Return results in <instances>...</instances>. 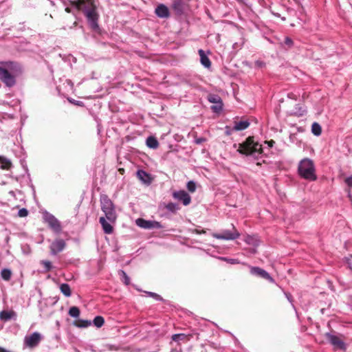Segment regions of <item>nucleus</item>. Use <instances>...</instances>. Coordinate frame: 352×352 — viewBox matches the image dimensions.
Listing matches in <instances>:
<instances>
[{"label":"nucleus","mask_w":352,"mask_h":352,"mask_svg":"<svg viewBox=\"0 0 352 352\" xmlns=\"http://www.w3.org/2000/svg\"><path fill=\"white\" fill-rule=\"evenodd\" d=\"M138 177L144 183H149V175L143 170H139L137 172Z\"/></svg>","instance_id":"22"},{"label":"nucleus","mask_w":352,"mask_h":352,"mask_svg":"<svg viewBox=\"0 0 352 352\" xmlns=\"http://www.w3.org/2000/svg\"><path fill=\"white\" fill-rule=\"evenodd\" d=\"M311 132L314 135L319 136L322 133L321 126L318 122H314L311 125Z\"/></svg>","instance_id":"24"},{"label":"nucleus","mask_w":352,"mask_h":352,"mask_svg":"<svg viewBox=\"0 0 352 352\" xmlns=\"http://www.w3.org/2000/svg\"><path fill=\"white\" fill-rule=\"evenodd\" d=\"M119 274L122 276V281L124 282V283L126 285H129L130 283V278L126 274V272L123 270H120L119 272Z\"/></svg>","instance_id":"30"},{"label":"nucleus","mask_w":352,"mask_h":352,"mask_svg":"<svg viewBox=\"0 0 352 352\" xmlns=\"http://www.w3.org/2000/svg\"><path fill=\"white\" fill-rule=\"evenodd\" d=\"M69 315L73 318H78L80 316V309L77 307H72L69 310Z\"/></svg>","instance_id":"29"},{"label":"nucleus","mask_w":352,"mask_h":352,"mask_svg":"<svg viewBox=\"0 0 352 352\" xmlns=\"http://www.w3.org/2000/svg\"><path fill=\"white\" fill-rule=\"evenodd\" d=\"M325 338H327V341L333 346L335 350H346V344L338 336L331 333H326Z\"/></svg>","instance_id":"7"},{"label":"nucleus","mask_w":352,"mask_h":352,"mask_svg":"<svg viewBox=\"0 0 352 352\" xmlns=\"http://www.w3.org/2000/svg\"><path fill=\"white\" fill-rule=\"evenodd\" d=\"M91 322L87 320H78L75 322V325L80 328H85L90 326Z\"/></svg>","instance_id":"26"},{"label":"nucleus","mask_w":352,"mask_h":352,"mask_svg":"<svg viewBox=\"0 0 352 352\" xmlns=\"http://www.w3.org/2000/svg\"><path fill=\"white\" fill-rule=\"evenodd\" d=\"M250 126V122L248 120L235 121L234 125L232 128L233 131H243L246 129Z\"/></svg>","instance_id":"17"},{"label":"nucleus","mask_w":352,"mask_h":352,"mask_svg":"<svg viewBox=\"0 0 352 352\" xmlns=\"http://www.w3.org/2000/svg\"><path fill=\"white\" fill-rule=\"evenodd\" d=\"M72 5L78 10H82L87 19L88 23L92 29L98 28V14L94 0H74Z\"/></svg>","instance_id":"1"},{"label":"nucleus","mask_w":352,"mask_h":352,"mask_svg":"<svg viewBox=\"0 0 352 352\" xmlns=\"http://www.w3.org/2000/svg\"><path fill=\"white\" fill-rule=\"evenodd\" d=\"M65 11L68 13H69L71 12V9L69 8H65Z\"/></svg>","instance_id":"43"},{"label":"nucleus","mask_w":352,"mask_h":352,"mask_svg":"<svg viewBox=\"0 0 352 352\" xmlns=\"http://www.w3.org/2000/svg\"><path fill=\"white\" fill-rule=\"evenodd\" d=\"M187 189L190 192H194L196 190V184L193 181H190L187 183Z\"/></svg>","instance_id":"33"},{"label":"nucleus","mask_w":352,"mask_h":352,"mask_svg":"<svg viewBox=\"0 0 352 352\" xmlns=\"http://www.w3.org/2000/svg\"><path fill=\"white\" fill-rule=\"evenodd\" d=\"M16 63L14 62H0V80L9 87H13L16 83L15 78L7 69H14Z\"/></svg>","instance_id":"4"},{"label":"nucleus","mask_w":352,"mask_h":352,"mask_svg":"<svg viewBox=\"0 0 352 352\" xmlns=\"http://www.w3.org/2000/svg\"><path fill=\"white\" fill-rule=\"evenodd\" d=\"M199 54L200 56L201 63L206 67L210 68L211 66V61L209 58L206 55L203 50H199Z\"/></svg>","instance_id":"18"},{"label":"nucleus","mask_w":352,"mask_h":352,"mask_svg":"<svg viewBox=\"0 0 352 352\" xmlns=\"http://www.w3.org/2000/svg\"><path fill=\"white\" fill-rule=\"evenodd\" d=\"M155 12L160 18H168L170 15L168 8L164 4L159 5L155 8Z\"/></svg>","instance_id":"15"},{"label":"nucleus","mask_w":352,"mask_h":352,"mask_svg":"<svg viewBox=\"0 0 352 352\" xmlns=\"http://www.w3.org/2000/svg\"><path fill=\"white\" fill-rule=\"evenodd\" d=\"M100 202L101 210L104 213L107 219L111 223L115 222L117 218V215L115 206L112 201L107 195L102 194L100 196Z\"/></svg>","instance_id":"5"},{"label":"nucleus","mask_w":352,"mask_h":352,"mask_svg":"<svg viewBox=\"0 0 352 352\" xmlns=\"http://www.w3.org/2000/svg\"><path fill=\"white\" fill-rule=\"evenodd\" d=\"M146 294L153 298H155L156 300L162 301L163 300V298L157 294L151 292H146Z\"/></svg>","instance_id":"34"},{"label":"nucleus","mask_w":352,"mask_h":352,"mask_svg":"<svg viewBox=\"0 0 352 352\" xmlns=\"http://www.w3.org/2000/svg\"><path fill=\"white\" fill-rule=\"evenodd\" d=\"M41 263L44 265L45 272H50L52 269V263L49 261H41Z\"/></svg>","instance_id":"32"},{"label":"nucleus","mask_w":352,"mask_h":352,"mask_svg":"<svg viewBox=\"0 0 352 352\" xmlns=\"http://www.w3.org/2000/svg\"><path fill=\"white\" fill-rule=\"evenodd\" d=\"M28 214V210L26 208H21L18 212V216L20 217H27Z\"/></svg>","instance_id":"36"},{"label":"nucleus","mask_w":352,"mask_h":352,"mask_svg":"<svg viewBox=\"0 0 352 352\" xmlns=\"http://www.w3.org/2000/svg\"><path fill=\"white\" fill-rule=\"evenodd\" d=\"M43 219L55 233L59 234L61 232L62 228L60 223L53 214L45 211L43 213Z\"/></svg>","instance_id":"6"},{"label":"nucleus","mask_w":352,"mask_h":352,"mask_svg":"<svg viewBox=\"0 0 352 352\" xmlns=\"http://www.w3.org/2000/svg\"><path fill=\"white\" fill-rule=\"evenodd\" d=\"M93 323L96 327L100 328L104 324V319L103 317L98 316L94 319Z\"/></svg>","instance_id":"27"},{"label":"nucleus","mask_w":352,"mask_h":352,"mask_svg":"<svg viewBox=\"0 0 352 352\" xmlns=\"http://www.w3.org/2000/svg\"><path fill=\"white\" fill-rule=\"evenodd\" d=\"M228 129V127L227 126V127H226V129ZM226 133H227L228 135H229V134H230V131H228V130H226Z\"/></svg>","instance_id":"44"},{"label":"nucleus","mask_w":352,"mask_h":352,"mask_svg":"<svg viewBox=\"0 0 352 352\" xmlns=\"http://www.w3.org/2000/svg\"><path fill=\"white\" fill-rule=\"evenodd\" d=\"M187 336L184 333H177L172 336V340L175 342H179V340H182L186 339Z\"/></svg>","instance_id":"31"},{"label":"nucleus","mask_w":352,"mask_h":352,"mask_svg":"<svg viewBox=\"0 0 352 352\" xmlns=\"http://www.w3.org/2000/svg\"><path fill=\"white\" fill-rule=\"evenodd\" d=\"M195 232L198 234L206 233V231L204 230H195Z\"/></svg>","instance_id":"41"},{"label":"nucleus","mask_w":352,"mask_h":352,"mask_svg":"<svg viewBox=\"0 0 352 352\" xmlns=\"http://www.w3.org/2000/svg\"><path fill=\"white\" fill-rule=\"evenodd\" d=\"M0 352H10L6 349H5L4 348H2L0 346Z\"/></svg>","instance_id":"42"},{"label":"nucleus","mask_w":352,"mask_h":352,"mask_svg":"<svg viewBox=\"0 0 352 352\" xmlns=\"http://www.w3.org/2000/svg\"><path fill=\"white\" fill-rule=\"evenodd\" d=\"M237 151L241 154L250 155L257 159L263 153V148L258 142H254L253 137H248L246 140L239 144Z\"/></svg>","instance_id":"2"},{"label":"nucleus","mask_w":352,"mask_h":352,"mask_svg":"<svg viewBox=\"0 0 352 352\" xmlns=\"http://www.w3.org/2000/svg\"><path fill=\"white\" fill-rule=\"evenodd\" d=\"M256 65L258 67H263V66L265 65V63H264L263 62H262V61L257 60V61L256 62Z\"/></svg>","instance_id":"39"},{"label":"nucleus","mask_w":352,"mask_h":352,"mask_svg":"<svg viewBox=\"0 0 352 352\" xmlns=\"http://www.w3.org/2000/svg\"><path fill=\"white\" fill-rule=\"evenodd\" d=\"M250 273L252 275L263 278L269 280L270 283H274V278L269 274L267 272L258 267H252L250 268Z\"/></svg>","instance_id":"13"},{"label":"nucleus","mask_w":352,"mask_h":352,"mask_svg":"<svg viewBox=\"0 0 352 352\" xmlns=\"http://www.w3.org/2000/svg\"><path fill=\"white\" fill-rule=\"evenodd\" d=\"M204 141H205V139H204V138H199V139H197V140H195V142H196L197 144H201Z\"/></svg>","instance_id":"40"},{"label":"nucleus","mask_w":352,"mask_h":352,"mask_svg":"<svg viewBox=\"0 0 352 352\" xmlns=\"http://www.w3.org/2000/svg\"><path fill=\"white\" fill-rule=\"evenodd\" d=\"M0 168L4 170H9L12 166V162L8 158L0 155Z\"/></svg>","instance_id":"20"},{"label":"nucleus","mask_w":352,"mask_h":352,"mask_svg":"<svg viewBox=\"0 0 352 352\" xmlns=\"http://www.w3.org/2000/svg\"><path fill=\"white\" fill-rule=\"evenodd\" d=\"M294 42L289 37H285L283 45H286L288 48H291L293 46Z\"/></svg>","instance_id":"35"},{"label":"nucleus","mask_w":352,"mask_h":352,"mask_svg":"<svg viewBox=\"0 0 352 352\" xmlns=\"http://www.w3.org/2000/svg\"><path fill=\"white\" fill-rule=\"evenodd\" d=\"M41 340V335L38 332H34L28 336L25 337V344L30 348L36 346Z\"/></svg>","instance_id":"11"},{"label":"nucleus","mask_w":352,"mask_h":352,"mask_svg":"<svg viewBox=\"0 0 352 352\" xmlns=\"http://www.w3.org/2000/svg\"><path fill=\"white\" fill-rule=\"evenodd\" d=\"M240 236V234L239 232L233 228V230H223L221 233H214L212 234V236L218 239H223V240H234Z\"/></svg>","instance_id":"8"},{"label":"nucleus","mask_w":352,"mask_h":352,"mask_svg":"<svg viewBox=\"0 0 352 352\" xmlns=\"http://www.w3.org/2000/svg\"><path fill=\"white\" fill-rule=\"evenodd\" d=\"M107 218L104 217H100L99 222L101 224L103 231L105 234H111L113 232V227L107 221Z\"/></svg>","instance_id":"16"},{"label":"nucleus","mask_w":352,"mask_h":352,"mask_svg":"<svg viewBox=\"0 0 352 352\" xmlns=\"http://www.w3.org/2000/svg\"><path fill=\"white\" fill-rule=\"evenodd\" d=\"M66 246V243L63 239H58L54 240L50 245V252L52 255H56L62 252Z\"/></svg>","instance_id":"12"},{"label":"nucleus","mask_w":352,"mask_h":352,"mask_svg":"<svg viewBox=\"0 0 352 352\" xmlns=\"http://www.w3.org/2000/svg\"><path fill=\"white\" fill-rule=\"evenodd\" d=\"M299 175L309 181H316L317 176L314 161L309 158H304L300 161L298 166Z\"/></svg>","instance_id":"3"},{"label":"nucleus","mask_w":352,"mask_h":352,"mask_svg":"<svg viewBox=\"0 0 352 352\" xmlns=\"http://www.w3.org/2000/svg\"><path fill=\"white\" fill-rule=\"evenodd\" d=\"M60 292L66 296L69 297L72 295L70 286L67 283H63L60 285Z\"/></svg>","instance_id":"23"},{"label":"nucleus","mask_w":352,"mask_h":352,"mask_svg":"<svg viewBox=\"0 0 352 352\" xmlns=\"http://www.w3.org/2000/svg\"><path fill=\"white\" fill-rule=\"evenodd\" d=\"M208 100L213 103L214 105L211 107L213 112L219 113L223 109V102L221 97L217 94H209L208 96Z\"/></svg>","instance_id":"10"},{"label":"nucleus","mask_w":352,"mask_h":352,"mask_svg":"<svg viewBox=\"0 0 352 352\" xmlns=\"http://www.w3.org/2000/svg\"><path fill=\"white\" fill-rule=\"evenodd\" d=\"M1 278L5 280H10L12 276V272L10 269L5 268L1 272Z\"/></svg>","instance_id":"25"},{"label":"nucleus","mask_w":352,"mask_h":352,"mask_svg":"<svg viewBox=\"0 0 352 352\" xmlns=\"http://www.w3.org/2000/svg\"><path fill=\"white\" fill-rule=\"evenodd\" d=\"M173 196L175 199L181 201L184 206H188L191 201L190 196L184 190L174 192Z\"/></svg>","instance_id":"14"},{"label":"nucleus","mask_w":352,"mask_h":352,"mask_svg":"<svg viewBox=\"0 0 352 352\" xmlns=\"http://www.w3.org/2000/svg\"><path fill=\"white\" fill-rule=\"evenodd\" d=\"M136 224L139 227L144 229H160L163 228L161 223L158 221L145 220L142 218H139L136 220Z\"/></svg>","instance_id":"9"},{"label":"nucleus","mask_w":352,"mask_h":352,"mask_svg":"<svg viewBox=\"0 0 352 352\" xmlns=\"http://www.w3.org/2000/svg\"><path fill=\"white\" fill-rule=\"evenodd\" d=\"M146 144L148 148L153 149H155L159 146V142L153 136H149L148 138H147Z\"/></svg>","instance_id":"19"},{"label":"nucleus","mask_w":352,"mask_h":352,"mask_svg":"<svg viewBox=\"0 0 352 352\" xmlns=\"http://www.w3.org/2000/svg\"><path fill=\"white\" fill-rule=\"evenodd\" d=\"M166 208L171 212H176L179 210V206L177 204L170 202L166 204Z\"/></svg>","instance_id":"28"},{"label":"nucleus","mask_w":352,"mask_h":352,"mask_svg":"<svg viewBox=\"0 0 352 352\" xmlns=\"http://www.w3.org/2000/svg\"><path fill=\"white\" fill-rule=\"evenodd\" d=\"M16 316V314L14 311H2L0 312V319L3 320H9L12 318Z\"/></svg>","instance_id":"21"},{"label":"nucleus","mask_w":352,"mask_h":352,"mask_svg":"<svg viewBox=\"0 0 352 352\" xmlns=\"http://www.w3.org/2000/svg\"><path fill=\"white\" fill-rule=\"evenodd\" d=\"M285 296H286V297H287V300H288L290 302H292V297L291 294H288V293H285Z\"/></svg>","instance_id":"38"},{"label":"nucleus","mask_w":352,"mask_h":352,"mask_svg":"<svg viewBox=\"0 0 352 352\" xmlns=\"http://www.w3.org/2000/svg\"><path fill=\"white\" fill-rule=\"evenodd\" d=\"M345 183L349 186V187H352V175L350 177H348L345 179Z\"/></svg>","instance_id":"37"}]
</instances>
